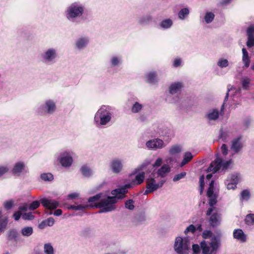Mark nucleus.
<instances>
[{
    "label": "nucleus",
    "mask_w": 254,
    "mask_h": 254,
    "mask_svg": "<svg viewBox=\"0 0 254 254\" xmlns=\"http://www.w3.org/2000/svg\"><path fill=\"white\" fill-rule=\"evenodd\" d=\"M214 181L212 180L209 185L207 195L209 198L210 207L206 211V215L210 216L209 222L211 226L214 227L218 225L221 221V214L218 209L214 206L217 203L218 190L214 188Z\"/></svg>",
    "instance_id": "f257e3e1"
},
{
    "label": "nucleus",
    "mask_w": 254,
    "mask_h": 254,
    "mask_svg": "<svg viewBox=\"0 0 254 254\" xmlns=\"http://www.w3.org/2000/svg\"><path fill=\"white\" fill-rule=\"evenodd\" d=\"M127 192L126 187H121L112 191L111 193L114 196H108L107 198L101 199L96 204V207L101 208L99 213H104L112 211L116 208L115 203L117 198H123Z\"/></svg>",
    "instance_id": "f03ea898"
},
{
    "label": "nucleus",
    "mask_w": 254,
    "mask_h": 254,
    "mask_svg": "<svg viewBox=\"0 0 254 254\" xmlns=\"http://www.w3.org/2000/svg\"><path fill=\"white\" fill-rule=\"evenodd\" d=\"M165 180L159 178L154 171L146 179V189L144 194L152 193L161 188L165 183Z\"/></svg>",
    "instance_id": "7ed1b4c3"
},
{
    "label": "nucleus",
    "mask_w": 254,
    "mask_h": 254,
    "mask_svg": "<svg viewBox=\"0 0 254 254\" xmlns=\"http://www.w3.org/2000/svg\"><path fill=\"white\" fill-rule=\"evenodd\" d=\"M110 108L108 106H103L98 110L94 117V121L97 126L105 125L111 119L112 114Z\"/></svg>",
    "instance_id": "20e7f679"
},
{
    "label": "nucleus",
    "mask_w": 254,
    "mask_h": 254,
    "mask_svg": "<svg viewBox=\"0 0 254 254\" xmlns=\"http://www.w3.org/2000/svg\"><path fill=\"white\" fill-rule=\"evenodd\" d=\"M149 164V162H145L140 165L134 171V178L132 179L130 184L126 185L123 187L126 188V190L127 191V189L131 188L133 186L138 185L141 184L144 180L145 173L143 172L137 173V171L142 170L145 168Z\"/></svg>",
    "instance_id": "39448f33"
},
{
    "label": "nucleus",
    "mask_w": 254,
    "mask_h": 254,
    "mask_svg": "<svg viewBox=\"0 0 254 254\" xmlns=\"http://www.w3.org/2000/svg\"><path fill=\"white\" fill-rule=\"evenodd\" d=\"M189 244L187 239L177 237L174 243V250L178 254H187L189 250Z\"/></svg>",
    "instance_id": "423d86ee"
},
{
    "label": "nucleus",
    "mask_w": 254,
    "mask_h": 254,
    "mask_svg": "<svg viewBox=\"0 0 254 254\" xmlns=\"http://www.w3.org/2000/svg\"><path fill=\"white\" fill-rule=\"evenodd\" d=\"M231 163V160L224 162L221 158L217 157L216 159L210 164L207 169V172L215 173L220 170H224L227 169Z\"/></svg>",
    "instance_id": "0eeeda50"
},
{
    "label": "nucleus",
    "mask_w": 254,
    "mask_h": 254,
    "mask_svg": "<svg viewBox=\"0 0 254 254\" xmlns=\"http://www.w3.org/2000/svg\"><path fill=\"white\" fill-rule=\"evenodd\" d=\"M203 254H213L215 253L219 247L218 240L214 238L210 242L203 241L200 243Z\"/></svg>",
    "instance_id": "6e6552de"
},
{
    "label": "nucleus",
    "mask_w": 254,
    "mask_h": 254,
    "mask_svg": "<svg viewBox=\"0 0 254 254\" xmlns=\"http://www.w3.org/2000/svg\"><path fill=\"white\" fill-rule=\"evenodd\" d=\"M83 8L78 3H73L70 5L67 10V17L74 18L80 16L83 12Z\"/></svg>",
    "instance_id": "1a4fd4ad"
},
{
    "label": "nucleus",
    "mask_w": 254,
    "mask_h": 254,
    "mask_svg": "<svg viewBox=\"0 0 254 254\" xmlns=\"http://www.w3.org/2000/svg\"><path fill=\"white\" fill-rule=\"evenodd\" d=\"M56 110L55 103L52 100H49L46 101L44 105L38 109V112L41 114L46 113L52 114Z\"/></svg>",
    "instance_id": "9d476101"
},
{
    "label": "nucleus",
    "mask_w": 254,
    "mask_h": 254,
    "mask_svg": "<svg viewBox=\"0 0 254 254\" xmlns=\"http://www.w3.org/2000/svg\"><path fill=\"white\" fill-rule=\"evenodd\" d=\"M59 159L61 165L64 167L70 166L73 162L71 155L67 152L62 153Z\"/></svg>",
    "instance_id": "9b49d317"
},
{
    "label": "nucleus",
    "mask_w": 254,
    "mask_h": 254,
    "mask_svg": "<svg viewBox=\"0 0 254 254\" xmlns=\"http://www.w3.org/2000/svg\"><path fill=\"white\" fill-rule=\"evenodd\" d=\"M40 201L44 207L49 210L55 209L59 206V202L54 199L42 198L40 199Z\"/></svg>",
    "instance_id": "f8f14e48"
},
{
    "label": "nucleus",
    "mask_w": 254,
    "mask_h": 254,
    "mask_svg": "<svg viewBox=\"0 0 254 254\" xmlns=\"http://www.w3.org/2000/svg\"><path fill=\"white\" fill-rule=\"evenodd\" d=\"M146 145L148 148L154 150L162 148L165 146L163 141L158 138L148 140Z\"/></svg>",
    "instance_id": "ddd939ff"
},
{
    "label": "nucleus",
    "mask_w": 254,
    "mask_h": 254,
    "mask_svg": "<svg viewBox=\"0 0 254 254\" xmlns=\"http://www.w3.org/2000/svg\"><path fill=\"white\" fill-rule=\"evenodd\" d=\"M26 172L25 171V165L24 162H16L12 170L13 174L16 176H19L22 173Z\"/></svg>",
    "instance_id": "4468645a"
},
{
    "label": "nucleus",
    "mask_w": 254,
    "mask_h": 254,
    "mask_svg": "<svg viewBox=\"0 0 254 254\" xmlns=\"http://www.w3.org/2000/svg\"><path fill=\"white\" fill-rule=\"evenodd\" d=\"M56 51L53 49H50L46 51L43 55V58L46 63H51L56 58Z\"/></svg>",
    "instance_id": "2eb2a0df"
},
{
    "label": "nucleus",
    "mask_w": 254,
    "mask_h": 254,
    "mask_svg": "<svg viewBox=\"0 0 254 254\" xmlns=\"http://www.w3.org/2000/svg\"><path fill=\"white\" fill-rule=\"evenodd\" d=\"M170 167L168 165L165 164L159 168L156 172H155V173H156L157 177L163 179L170 172Z\"/></svg>",
    "instance_id": "dca6fc26"
},
{
    "label": "nucleus",
    "mask_w": 254,
    "mask_h": 254,
    "mask_svg": "<svg viewBox=\"0 0 254 254\" xmlns=\"http://www.w3.org/2000/svg\"><path fill=\"white\" fill-rule=\"evenodd\" d=\"M123 167V165L120 160H114L111 163V168L113 171L115 173L120 172Z\"/></svg>",
    "instance_id": "f3484780"
},
{
    "label": "nucleus",
    "mask_w": 254,
    "mask_h": 254,
    "mask_svg": "<svg viewBox=\"0 0 254 254\" xmlns=\"http://www.w3.org/2000/svg\"><path fill=\"white\" fill-rule=\"evenodd\" d=\"M241 137H238L232 141L231 148L235 152H239L243 147Z\"/></svg>",
    "instance_id": "a211bd4d"
},
{
    "label": "nucleus",
    "mask_w": 254,
    "mask_h": 254,
    "mask_svg": "<svg viewBox=\"0 0 254 254\" xmlns=\"http://www.w3.org/2000/svg\"><path fill=\"white\" fill-rule=\"evenodd\" d=\"M219 115V113L217 109H212L208 112L206 118L209 121H216L218 119Z\"/></svg>",
    "instance_id": "6ab92c4d"
},
{
    "label": "nucleus",
    "mask_w": 254,
    "mask_h": 254,
    "mask_svg": "<svg viewBox=\"0 0 254 254\" xmlns=\"http://www.w3.org/2000/svg\"><path fill=\"white\" fill-rule=\"evenodd\" d=\"M182 87L183 85L181 83H174L170 87V92L172 94L177 93L181 90Z\"/></svg>",
    "instance_id": "aec40b11"
},
{
    "label": "nucleus",
    "mask_w": 254,
    "mask_h": 254,
    "mask_svg": "<svg viewBox=\"0 0 254 254\" xmlns=\"http://www.w3.org/2000/svg\"><path fill=\"white\" fill-rule=\"evenodd\" d=\"M234 237L237 239L240 240L242 242L246 241V236L241 229H237L234 231Z\"/></svg>",
    "instance_id": "412c9836"
},
{
    "label": "nucleus",
    "mask_w": 254,
    "mask_h": 254,
    "mask_svg": "<svg viewBox=\"0 0 254 254\" xmlns=\"http://www.w3.org/2000/svg\"><path fill=\"white\" fill-rule=\"evenodd\" d=\"M243 53V58L242 60L243 63H244L245 66L246 67H249L250 63V59L248 55V53L245 48H243L242 49Z\"/></svg>",
    "instance_id": "4be33fe9"
},
{
    "label": "nucleus",
    "mask_w": 254,
    "mask_h": 254,
    "mask_svg": "<svg viewBox=\"0 0 254 254\" xmlns=\"http://www.w3.org/2000/svg\"><path fill=\"white\" fill-rule=\"evenodd\" d=\"M193 156L190 152H188L185 153L184 159L180 165V167L184 166L185 165L190 162Z\"/></svg>",
    "instance_id": "5701e85b"
},
{
    "label": "nucleus",
    "mask_w": 254,
    "mask_h": 254,
    "mask_svg": "<svg viewBox=\"0 0 254 254\" xmlns=\"http://www.w3.org/2000/svg\"><path fill=\"white\" fill-rule=\"evenodd\" d=\"M146 81L151 83H154L157 81V76L155 72H150L146 76Z\"/></svg>",
    "instance_id": "b1692460"
},
{
    "label": "nucleus",
    "mask_w": 254,
    "mask_h": 254,
    "mask_svg": "<svg viewBox=\"0 0 254 254\" xmlns=\"http://www.w3.org/2000/svg\"><path fill=\"white\" fill-rule=\"evenodd\" d=\"M33 228L31 227H25L21 229V232L23 236L29 237L33 233Z\"/></svg>",
    "instance_id": "393cba45"
},
{
    "label": "nucleus",
    "mask_w": 254,
    "mask_h": 254,
    "mask_svg": "<svg viewBox=\"0 0 254 254\" xmlns=\"http://www.w3.org/2000/svg\"><path fill=\"white\" fill-rule=\"evenodd\" d=\"M227 179L237 184L240 180V176L239 173H235L230 175Z\"/></svg>",
    "instance_id": "a878e982"
},
{
    "label": "nucleus",
    "mask_w": 254,
    "mask_h": 254,
    "mask_svg": "<svg viewBox=\"0 0 254 254\" xmlns=\"http://www.w3.org/2000/svg\"><path fill=\"white\" fill-rule=\"evenodd\" d=\"M88 40L87 38H81L76 42V46L79 49L84 48L87 44Z\"/></svg>",
    "instance_id": "bb28decb"
},
{
    "label": "nucleus",
    "mask_w": 254,
    "mask_h": 254,
    "mask_svg": "<svg viewBox=\"0 0 254 254\" xmlns=\"http://www.w3.org/2000/svg\"><path fill=\"white\" fill-rule=\"evenodd\" d=\"M245 221L248 225H253L254 224V214L251 213L247 215Z\"/></svg>",
    "instance_id": "cd10ccee"
},
{
    "label": "nucleus",
    "mask_w": 254,
    "mask_h": 254,
    "mask_svg": "<svg viewBox=\"0 0 254 254\" xmlns=\"http://www.w3.org/2000/svg\"><path fill=\"white\" fill-rule=\"evenodd\" d=\"M81 171L83 175L85 177H89L92 174L91 170L86 166H83L81 167Z\"/></svg>",
    "instance_id": "c85d7f7f"
},
{
    "label": "nucleus",
    "mask_w": 254,
    "mask_h": 254,
    "mask_svg": "<svg viewBox=\"0 0 254 254\" xmlns=\"http://www.w3.org/2000/svg\"><path fill=\"white\" fill-rule=\"evenodd\" d=\"M182 150L181 147L179 145L173 146L169 150V153L171 155H175L180 153Z\"/></svg>",
    "instance_id": "c756f323"
},
{
    "label": "nucleus",
    "mask_w": 254,
    "mask_h": 254,
    "mask_svg": "<svg viewBox=\"0 0 254 254\" xmlns=\"http://www.w3.org/2000/svg\"><path fill=\"white\" fill-rule=\"evenodd\" d=\"M229 65L228 61L227 59L220 58L217 62V65L221 68H224L228 66Z\"/></svg>",
    "instance_id": "7c9ffc66"
},
{
    "label": "nucleus",
    "mask_w": 254,
    "mask_h": 254,
    "mask_svg": "<svg viewBox=\"0 0 254 254\" xmlns=\"http://www.w3.org/2000/svg\"><path fill=\"white\" fill-rule=\"evenodd\" d=\"M44 252L46 254H54V248L50 244H46L44 245Z\"/></svg>",
    "instance_id": "2f4dec72"
},
{
    "label": "nucleus",
    "mask_w": 254,
    "mask_h": 254,
    "mask_svg": "<svg viewBox=\"0 0 254 254\" xmlns=\"http://www.w3.org/2000/svg\"><path fill=\"white\" fill-rule=\"evenodd\" d=\"M250 194L248 190H244L241 192L240 199L241 201L248 200L250 198Z\"/></svg>",
    "instance_id": "473e14b6"
},
{
    "label": "nucleus",
    "mask_w": 254,
    "mask_h": 254,
    "mask_svg": "<svg viewBox=\"0 0 254 254\" xmlns=\"http://www.w3.org/2000/svg\"><path fill=\"white\" fill-rule=\"evenodd\" d=\"M172 21L170 19H168L162 21L160 23V26L163 28L167 29L170 28L172 26Z\"/></svg>",
    "instance_id": "72a5a7b5"
},
{
    "label": "nucleus",
    "mask_w": 254,
    "mask_h": 254,
    "mask_svg": "<svg viewBox=\"0 0 254 254\" xmlns=\"http://www.w3.org/2000/svg\"><path fill=\"white\" fill-rule=\"evenodd\" d=\"M189 13V10L187 8H183L179 12V17L181 19H184Z\"/></svg>",
    "instance_id": "f704fd0d"
},
{
    "label": "nucleus",
    "mask_w": 254,
    "mask_h": 254,
    "mask_svg": "<svg viewBox=\"0 0 254 254\" xmlns=\"http://www.w3.org/2000/svg\"><path fill=\"white\" fill-rule=\"evenodd\" d=\"M214 18V14L211 12H207L204 16V20L206 23H209L212 21Z\"/></svg>",
    "instance_id": "c9c22d12"
},
{
    "label": "nucleus",
    "mask_w": 254,
    "mask_h": 254,
    "mask_svg": "<svg viewBox=\"0 0 254 254\" xmlns=\"http://www.w3.org/2000/svg\"><path fill=\"white\" fill-rule=\"evenodd\" d=\"M41 178L45 181H51L53 180V176L51 173H44L41 175Z\"/></svg>",
    "instance_id": "e433bc0d"
},
{
    "label": "nucleus",
    "mask_w": 254,
    "mask_h": 254,
    "mask_svg": "<svg viewBox=\"0 0 254 254\" xmlns=\"http://www.w3.org/2000/svg\"><path fill=\"white\" fill-rule=\"evenodd\" d=\"M225 185L227 186V189L228 190H234L236 188V185L237 184L230 181L228 179H227L225 182Z\"/></svg>",
    "instance_id": "4c0bfd02"
},
{
    "label": "nucleus",
    "mask_w": 254,
    "mask_h": 254,
    "mask_svg": "<svg viewBox=\"0 0 254 254\" xmlns=\"http://www.w3.org/2000/svg\"><path fill=\"white\" fill-rule=\"evenodd\" d=\"M250 82V79L247 77H243L242 79V87L245 89H247Z\"/></svg>",
    "instance_id": "58836bf2"
},
{
    "label": "nucleus",
    "mask_w": 254,
    "mask_h": 254,
    "mask_svg": "<svg viewBox=\"0 0 254 254\" xmlns=\"http://www.w3.org/2000/svg\"><path fill=\"white\" fill-rule=\"evenodd\" d=\"M101 194H96L95 196H93L92 197H90L88 199V202H94L95 204V206L96 205V204L98 203L99 202H97L99 198L101 197Z\"/></svg>",
    "instance_id": "ea45409f"
},
{
    "label": "nucleus",
    "mask_w": 254,
    "mask_h": 254,
    "mask_svg": "<svg viewBox=\"0 0 254 254\" xmlns=\"http://www.w3.org/2000/svg\"><path fill=\"white\" fill-rule=\"evenodd\" d=\"M199 182H200V185H199V192L200 194H201L203 192L204 187V177L203 176H202L200 177L199 179Z\"/></svg>",
    "instance_id": "a19ab883"
},
{
    "label": "nucleus",
    "mask_w": 254,
    "mask_h": 254,
    "mask_svg": "<svg viewBox=\"0 0 254 254\" xmlns=\"http://www.w3.org/2000/svg\"><path fill=\"white\" fill-rule=\"evenodd\" d=\"M40 205L39 201L36 200L32 202L30 205H29V209L30 210H33L37 208Z\"/></svg>",
    "instance_id": "79ce46f5"
},
{
    "label": "nucleus",
    "mask_w": 254,
    "mask_h": 254,
    "mask_svg": "<svg viewBox=\"0 0 254 254\" xmlns=\"http://www.w3.org/2000/svg\"><path fill=\"white\" fill-rule=\"evenodd\" d=\"M34 218V215L32 213H25L22 214V218L24 220H31Z\"/></svg>",
    "instance_id": "37998d69"
},
{
    "label": "nucleus",
    "mask_w": 254,
    "mask_h": 254,
    "mask_svg": "<svg viewBox=\"0 0 254 254\" xmlns=\"http://www.w3.org/2000/svg\"><path fill=\"white\" fill-rule=\"evenodd\" d=\"M186 175V173L185 172H183L181 173L180 174H178L176 175L173 178V181L174 182H177L182 178H184L185 176Z\"/></svg>",
    "instance_id": "c03bdc74"
},
{
    "label": "nucleus",
    "mask_w": 254,
    "mask_h": 254,
    "mask_svg": "<svg viewBox=\"0 0 254 254\" xmlns=\"http://www.w3.org/2000/svg\"><path fill=\"white\" fill-rule=\"evenodd\" d=\"M87 207V205H70L68 208L75 210H83Z\"/></svg>",
    "instance_id": "a18cd8bd"
},
{
    "label": "nucleus",
    "mask_w": 254,
    "mask_h": 254,
    "mask_svg": "<svg viewBox=\"0 0 254 254\" xmlns=\"http://www.w3.org/2000/svg\"><path fill=\"white\" fill-rule=\"evenodd\" d=\"M247 45L250 48L254 46V36H248Z\"/></svg>",
    "instance_id": "49530a36"
},
{
    "label": "nucleus",
    "mask_w": 254,
    "mask_h": 254,
    "mask_svg": "<svg viewBox=\"0 0 254 254\" xmlns=\"http://www.w3.org/2000/svg\"><path fill=\"white\" fill-rule=\"evenodd\" d=\"M17 235H18V234L16 230H11L9 232V233L8 235V239L9 240L15 239L17 238Z\"/></svg>",
    "instance_id": "de8ad7c7"
},
{
    "label": "nucleus",
    "mask_w": 254,
    "mask_h": 254,
    "mask_svg": "<svg viewBox=\"0 0 254 254\" xmlns=\"http://www.w3.org/2000/svg\"><path fill=\"white\" fill-rule=\"evenodd\" d=\"M142 108V106L139 104L138 103H135L132 108V111L133 113H137Z\"/></svg>",
    "instance_id": "09e8293b"
},
{
    "label": "nucleus",
    "mask_w": 254,
    "mask_h": 254,
    "mask_svg": "<svg viewBox=\"0 0 254 254\" xmlns=\"http://www.w3.org/2000/svg\"><path fill=\"white\" fill-rule=\"evenodd\" d=\"M125 206L127 208L132 210L134 208L133 201L132 200H128L125 203Z\"/></svg>",
    "instance_id": "8fccbe9b"
},
{
    "label": "nucleus",
    "mask_w": 254,
    "mask_h": 254,
    "mask_svg": "<svg viewBox=\"0 0 254 254\" xmlns=\"http://www.w3.org/2000/svg\"><path fill=\"white\" fill-rule=\"evenodd\" d=\"M248 36H254V25L250 26L247 29Z\"/></svg>",
    "instance_id": "3c124183"
},
{
    "label": "nucleus",
    "mask_w": 254,
    "mask_h": 254,
    "mask_svg": "<svg viewBox=\"0 0 254 254\" xmlns=\"http://www.w3.org/2000/svg\"><path fill=\"white\" fill-rule=\"evenodd\" d=\"M45 223H46L47 226H52L55 223V220L53 218L50 217L45 220Z\"/></svg>",
    "instance_id": "603ef678"
},
{
    "label": "nucleus",
    "mask_w": 254,
    "mask_h": 254,
    "mask_svg": "<svg viewBox=\"0 0 254 254\" xmlns=\"http://www.w3.org/2000/svg\"><path fill=\"white\" fill-rule=\"evenodd\" d=\"M195 231V227L193 225H189L187 229L185 231V233L186 234L188 233V232H192L193 233Z\"/></svg>",
    "instance_id": "864d4df0"
},
{
    "label": "nucleus",
    "mask_w": 254,
    "mask_h": 254,
    "mask_svg": "<svg viewBox=\"0 0 254 254\" xmlns=\"http://www.w3.org/2000/svg\"><path fill=\"white\" fill-rule=\"evenodd\" d=\"M29 209V205L27 203H24L19 207V211H20L21 213L23 211H26Z\"/></svg>",
    "instance_id": "5fc2aeb1"
},
{
    "label": "nucleus",
    "mask_w": 254,
    "mask_h": 254,
    "mask_svg": "<svg viewBox=\"0 0 254 254\" xmlns=\"http://www.w3.org/2000/svg\"><path fill=\"white\" fill-rule=\"evenodd\" d=\"M9 168L6 166L0 167V177L7 173Z\"/></svg>",
    "instance_id": "6e6d98bb"
},
{
    "label": "nucleus",
    "mask_w": 254,
    "mask_h": 254,
    "mask_svg": "<svg viewBox=\"0 0 254 254\" xmlns=\"http://www.w3.org/2000/svg\"><path fill=\"white\" fill-rule=\"evenodd\" d=\"M162 164V159L161 158H158L154 163L152 165L153 168L159 167Z\"/></svg>",
    "instance_id": "4d7b16f0"
},
{
    "label": "nucleus",
    "mask_w": 254,
    "mask_h": 254,
    "mask_svg": "<svg viewBox=\"0 0 254 254\" xmlns=\"http://www.w3.org/2000/svg\"><path fill=\"white\" fill-rule=\"evenodd\" d=\"M212 233L210 231L205 230L202 233V237L204 239H207L211 237Z\"/></svg>",
    "instance_id": "13d9d810"
},
{
    "label": "nucleus",
    "mask_w": 254,
    "mask_h": 254,
    "mask_svg": "<svg viewBox=\"0 0 254 254\" xmlns=\"http://www.w3.org/2000/svg\"><path fill=\"white\" fill-rule=\"evenodd\" d=\"M13 203V202L12 200L7 201L4 204V207L6 209H9L12 206Z\"/></svg>",
    "instance_id": "bf43d9fd"
},
{
    "label": "nucleus",
    "mask_w": 254,
    "mask_h": 254,
    "mask_svg": "<svg viewBox=\"0 0 254 254\" xmlns=\"http://www.w3.org/2000/svg\"><path fill=\"white\" fill-rule=\"evenodd\" d=\"M22 214L20 211H17L13 214V217L15 221H18L21 216L22 217Z\"/></svg>",
    "instance_id": "052dcab7"
},
{
    "label": "nucleus",
    "mask_w": 254,
    "mask_h": 254,
    "mask_svg": "<svg viewBox=\"0 0 254 254\" xmlns=\"http://www.w3.org/2000/svg\"><path fill=\"white\" fill-rule=\"evenodd\" d=\"M150 19H151V18L149 16H146V17H143L142 18H141L139 20V22L141 24H144V23L149 22L150 20Z\"/></svg>",
    "instance_id": "680f3d73"
},
{
    "label": "nucleus",
    "mask_w": 254,
    "mask_h": 254,
    "mask_svg": "<svg viewBox=\"0 0 254 254\" xmlns=\"http://www.w3.org/2000/svg\"><path fill=\"white\" fill-rule=\"evenodd\" d=\"M120 60L117 57H113L111 60L112 65H116L120 63Z\"/></svg>",
    "instance_id": "e2e57ef3"
},
{
    "label": "nucleus",
    "mask_w": 254,
    "mask_h": 254,
    "mask_svg": "<svg viewBox=\"0 0 254 254\" xmlns=\"http://www.w3.org/2000/svg\"><path fill=\"white\" fill-rule=\"evenodd\" d=\"M227 89H228V91H227V93L226 94V97L224 99V102H225L227 100L229 92H230L231 91H233V90H236V89L233 88L232 87V86H231V85L228 86Z\"/></svg>",
    "instance_id": "0e129e2a"
},
{
    "label": "nucleus",
    "mask_w": 254,
    "mask_h": 254,
    "mask_svg": "<svg viewBox=\"0 0 254 254\" xmlns=\"http://www.w3.org/2000/svg\"><path fill=\"white\" fill-rule=\"evenodd\" d=\"M192 250L195 254H197L199 252L200 248L199 246L197 244H194L192 245Z\"/></svg>",
    "instance_id": "69168bd1"
},
{
    "label": "nucleus",
    "mask_w": 254,
    "mask_h": 254,
    "mask_svg": "<svg viewBox=\"0 0 254 254\" xmlns=\"http://www.w3.org/2000/svg\"><path fill=\"white\" fill-rule=\"evenodd\" d=\"M221 151H222V154L224 155H227V152H228V148H227L226 145L224 144L222 145Z\"/></svg>",
    "instance_id": "338daca9"
},
{
    "label": "nucleus",
    "mask_w": 254,
    "mask_h": 254,
    "mask_svg": "<svg viewBox=\"0 0 254 254\" xmlns=\"http://www.w3.org/2000/svg\"><path fill=\"white\" fill-rule=\"evenodd\" d=\"M53 214L56 216H59L62 214V210L60 209H56Z\"/></svg>",
    "instance_id": "774afa93"
}]
</instances>
